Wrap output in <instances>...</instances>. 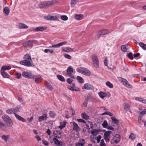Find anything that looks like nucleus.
<instances>
[{
	"label": "nucleus",
	"instance_id": "50",
	"mask_svg": "<svg viewBox=\"0 0 146 146\" xmlns=\"http://www.w3.org/2000/svg\"><path fill=\"white\" fill-rule=\"evenodd\" d=\"M136 137L135 135L133 133H131L129 136V138L132 140L134 139Z\"/></svg>",
	"mask_w": 146,
	"mask_h": 146
},
{
	"label": "nucleus",
	"instance_id": "16",
	"mask_svg": "<svg viewBox=\"0 0 146 146\" xmlns=\"http://www.w3.org/2000/svg\"><path fill=\"white\" fill-rule=\"evenodd\" d=\"M68 88L69 89L72 91H78L80 90L79 88L75 87V84L73 83H72L70 86Z\"/></svg>",
	"mask_w": 146,
	"mask_h": 146
},
{
	"label": "nucleus",
	"instance_id": "23",
	"mask_svg": "<svg viewBox=\"0 0 146 146\" xmlns=\"http://www.w3.org/2000/svg\"><path fill=\"white\" fill-rule=\"evenodd\" d=\"M62 50L67 52H72L73 51V50L70 47H63L62 48Z\"/></svg>",
	"mask_w": 146,
	"mask_h": 146
},
{
	"label": "nucleus",
	"instance_id": "3",
	"mask_svg": "<svg viewBox=\"0 0 146 146\" xmlns=\"http://www.w3.org/2000/svg\"><path fill=\"white\" fill-rule=\"evenodd\" d=\"M2 118L7 126L11 127L13 125V122L10 118L7 115H5L2 117Z\"/></svg>",
	"mask_w": 146,
	"mask_h": 146
},
{
	"label": "nucleus",
	"instance_id": "26",
	"mask_svg": "<svg viewBox=\"0 0 146 146\" xmlns=\"http://www.w3.org/2000/svg\"><path fill=\"white\" fill-rule=\"evenodd\" d=\"M99 96L102 99H103L107 96V94L105 92L101 91L98 93Z\"/></svg>",
	"mask_w": 146,
	"mask_h": 146
},
{
	"label": "nucleus",
	"instance_id": "15",
	"mask_svg": "<svg viewBox=\"0 0 146 146\" xmlns=\"http://www.w3.org/2000/svg\"><path fill=\"white\" fill-rule=\"evenodd\" d=\"M67 43V42L66 41H65L53 45L52 46V47L55 48H59L60 46L65 45Z\"/></svg>",
	"mask_w": 146,
	"mask_h": 146
},
{
	"label": "nucleus",
	"instance_id": "17",
	"mask_svg": "<svg viewBox=\"0 0 146 146\" xmlns=\"http://www.w3.org/2000/svg\"><path fill=\"white\" fill-rule=\"evenodd\" d=\"M53 134L56 137L60 138L62 137L61 133L57 130H54L53 132Z\"/></svg>",
	"mask_w": 146,
	"mask_h": 146
},
{
	"label": "nucleus",
	"instance_id": "46",
	"mask_svg": "<svg viewBox=\"0 0 146 146\" xmlns=\"http://www.w3.org/2000/svg\"><path fill=\"white\" fill-rule=\"evenodd\" d=\"M49 113L50 117L53 118H54L56 115L55 113L53 111H50Z\"/></svg>",
	"mask_w": 146,
	"mask_h": 146
},
{
	"label": "nucleus",
	"instance_id": "32",
	"mask_svg": "<svg viewBox=\"0 0 146 146\" xmlns=\"http://www.w3.org/2000/svg\"><path fill=\"white\" fill-rule=\"evenodd\" d=\"M113 122L117 125V124L119 122V120L117 119L114 117L112 116L111 117Z\"/></svg>",
	"mask_w": 146,
	"mask_h": 146
},
{
	"label": "nucleus",
	"instance_id": "27",
	"mask_svg": "<svg viewBox=\"0 0 146 146\" xmlns=\"http://www.w3.org/2000/svg\"><path fill=\"white\" fill-rule=\"evenodd\" d=\"M86 123V125L88 129H90V128L92 129L93 127V124L90 122H88Z\"/></svg>",
	"mask_w": 146,
	"mask_h": 146
},
{
	"label": "nucleus",
	"instance_id": "42",
	"mask_svg": "<svg viewBox=\"0 0 146 146\" xmlns=\"http://www.w3.org/2000/svg\"><path fill=\"white\" fill-rule=\"evenodd\" d=\"M123 106L124 110L125 111H127L129 108V106L126 104H124Z\"/></svg>",
	"mask_w": 146,
	"mask_h": 146
},
{
	"label": "nucleus",
	"instance_id": "5",
	"mask_svg": "<svg viewBox=\"0 0 146 146\" xmlns=\"http://www.w3.org/2000/svg\"><path fill=\"white\" fill-rule=\"evenodd\" d=\"M119 81L125 86L128 88H132V86L129 84L128 82L125 79L120 77L118 78Z\"/></svg>",
	"mask_w": 146,
	"mask_h": 146
},
{
	"label": "nucleus",
	"instance_id": "33",
	"mask_svg": "<svg viewBox=\"0 0 146 146\" xmlns=\"http://www.w3.org/2000/svg\"><path fill=\"white\" fill-rule=\"evenodd\" d=\"M53 141L54 144L57 146H58L60 141L58 140L56 137H54L53 138Z\"/></svg>",
	"mask_w": 146,
	"mask_h": 146
},
{
	"label": "nucleus",
	"instance_id": "21",
	"mask_svg": "<svg viewBox=\"0 0 146 146\" xmlns=\"http://www.w3.org/2000/svg\"><path fill=\"white\" fill-rule=\"evenodd\" d=\"M83 16L81 14H76L75 15L74 18L78 20H81L83 19Z\"/></svg>",
	"mask_w": 146,
	"mask_h": 146
},
{
	"label": "nucleus",
	"instance_id": "6",
	"mask_svg": "<svg viewBox=\"0 0 146 146\" xmlns=\"http://www.w3.org/2000/svg\"><path fill=\"white\" fill-rule=\"evenodd\" d=\"M120 136L118 134H116L113 138L112 139L111 142V144H116L118 143L120 140Z\"/></svg>",
	"mask_w": 146,
	"mask_h": 146
},
{
	"label": "nucleus",
	"instance_id": "41",
	"mask_svg": "<svg viewBox=\"0 0 146 146\" xmlns=\"http://www.w3.org/2000/svg\"><path fill=\"white\" fill-rule=\"evenodd\" d=\"M106 84L107 86L110 88H112L113 87V84H112L109 81L106 82Z\"/></svg>",
	"mask_w": 146,
	"mask_h": 146
},
{
	"label": "nucleus",
	"instance_id": "43",
	"mask_svg": "<svg viewBox=\"0 0 146 146\" xmlns=\"http://www.w3.org/2000/svg\"><path fill=\"white\" fill-rule=\"evenodd\" d=\"M77 143H79L81 146H83L85 143V141L83 139H80L79 142Z\"/></svg>",
	"mask_w": 146,
	"mask_h": 146
},
{
	"label": "nucleus",
	"instance_id": "62",
	"mask_svg": "<svg viewBox=\"0 0 146 146\" xmlns=\"http://www.w3.org/2000/svg\"><path fill=\"white\" fill-rule=\"evenodd\" d=\"M42 143L45 145L48 146V142L46 141L45 140H42Z\"/></svg>",
	"mask_w": 146,
	"mask_h": 146
},
{
	"label": "nucleus",
	"instance_id": "20",
	"mask_svg": "<svg viewBox=\"0 0 146 146\" xmlns=\"http://www.w3.org/2000/svg\"><path fill=\"white\" fill-rule=\"evenodd\" d=\"M47 28L44 27H36L34 29V30L35 31H38L44 30L46 29Z\"/></svg>",
	"mask_w": 146,
	"mask_h": 146
},
{
	"label": "nucleus",
	"instance_id": "45",
	"mask_svg": "<svg viewBox=\"0 0 146 146\" xmlns=\"http://www.w3.org/2000/svg\"><path fill=\"white\" fill-rule=\"evenodd\" d=\"M121 50L123 52H126L128 49L125 45H122L121 46Z\"/></svg>",
	"mask_w": 146,
	"mask_h": 146
},
{
	"label": "nucleus",
	"instance_id": "18",
	"mask_svg": "<svg viewBox=\"0 0 146 146\" xmlns=\"http://www.w3.org/2000/svg\"><path fill=\"white\" fill-rule=\"evenodd\" d=\"M84 87V89L87 90H92L93 88L92 85L88 83L85 84Z\"/></svg>",
	"mask_w": 146,
	"mask_h": 146
},
{
	"label": "nucleus",
	"instance_id": "56",
	"mask_svg": "<svg viewBox=\"0 0 146 146\" xmlns=\"http://www.w3.org/2000/svg\"><path fill=\"white\" fill-rule=\"evenodd\" d=\"M73 81V79L70 78H68L67 79V82L69 84H71Z\"/></svg>",
	"mask_w": 146,
	"mask_h": 146
},
{
	"label": "nucleus",
	"instance_id": "34",
	"mask_svg": "<svg viewBox=\"0 0 146 146\" xmlns=\"http://www.w3.org/2000/svg\"><path fill=\"white\" fill-rule=\"evenodd\" d=\"M11 68V66L9 65H5L2 67L1 70L5 71L7 70L10 69Z\"/></svg>",
	"mask_w": 146,
	"mask_h": 146
},
{
	"label": "nucleus",
	"instance_id": "51",
	"mask_svg": "<svg viewBox=\"0 0 146 146\" xmlns=\"http://www.w3.org/2000/svg\"><path fill=\"white\" fill-rule=\"evenodd\" d=\"M48 52H49L51 53V54H52L54 52V50H52V49H45L44 50V52H45V53H47Z\"/></svg>",
	"mask_w": 146,
	"mask_h": 146
},
{
	"label": "nucleus",
	"instance_id": "7",
	"mask_svg": "<svg viewBox=\"0 0 146 146\" xmlns=\"http://www.w3.org/2000/svg\"><path fill=\"white\" fill-rule=\"evenodd\" d=\"M112 132L111 131H108L104 133V138L107 142H108L111 138Z\"/></svg>",
	"mask_w": 146,
	"mask_h": 146
},
{
	"label": "nucleus",
	"instance_id": "24",
	"mask_svg": "<svg viewBox=\"0 0 146 146\" xmlns=\"http://www.w3.org/2000/svg\"><path fill=\"white\" fill-rule=\"evenodd\" d=\"M10 10L7 7H5L3 10V13L6 16H8L9 14Z\"/></svg>",
	"mask_w": 146,
	"mask_h": 146
},
{
	"label": "nucleus",
	"instance_id": "61",
	"mask_svg": "<svg viewBox=\"0 0 146 146\" xmlns=\"http://www.w3.org/2000/svg\"><path fill=\"white\" fill-rule=\"evenodd\" d=\"M58 146H66V145L64 142L60 141Z\"/></svg>",
	"mask_w": 146,
	"mask_h": 146
},
{
	"label": "nucleus",
	"instance_id": "25",
	"mask_svg": "<svg viewBox=\"0 0 146 146\" xmlns=\"http://www.w3.org/2000/svg\"><path fill=\"white\" fill-rule=\"evenodd\" d=\"M67 72L68 74H72L73 72V68L71 66H69L67 68Z\"/></svg>",
	"mask_w": 146,
	"mask_h": 146
},
{
	"label": "nucleus",
	"instance_id": "58",
	"mask_svg": "<svg viewBox=\"0 0 146 146\" xmlns=\"http://www.w3.org/2000/svg\"><path fill=\"white\" fill-rule=\"evenodd\" d=\"M46 86L47 87L49 88L50 90H52L53 89V87L49 83H48L47 84Z\"/></svg>",
	"mask_w": 146,
	"mask_h": 146
},
{
	"label": "nucleus",
	"instance_id": "47",
	"mask_svg": "<svg viewBox=\"0 0 146 146\" xmlns=\"http://www.w3.org/2000/svg\"><path fill=\"white\" fill-rule=\"evenodd\" d=\"M13 109H9L6 111V112L8 114H11L14 113V111Z\"/></svg>",
	"mask_w": 146,
	"mask_h": 146
},
{
	"label": "nucleus",
	"instance_id": "63",
	"mask_svg": "<svg viewBox=\"0 0 146 146\" xmlns=\"http://www.w3.org/2000/svg\"><path fill=\"white\" fill-rule=\"evenodd\" d=\"M104 64H105V65L107 66L108 65V60L106 58H105L104 59Z\"/></svg>",
	"mask_w": 146,
	"mask_h": 146
},
{
	"label": "nucleus",
	"instance_id": "4",
	"mask_svg": "<svg viewBox=\"0 0 146 146\" xmlns=\"http://www.w3.org/2000/svg\"><path fill=\"white\" fill-rule=\"evenodd\" d=\"M92 59L94 67L98 68L99 66V61L97 56L95 54H93L92 56Z\"/></svg>",
	"mask_w": 146,
	"mask_h": 146
},
{
	"label": "nucleus",
	"instance_id": "9",
	"mask_svg": "<svg viewBox=\"0 0 146 146\" xmlns=\"http://www.w3.org/2000/svg\"><path fill=\"white\" fill-rule=\"evenodd\" d=\"M55 1H44L42 2L41 5V7H45L48 5H51L55 2Z\"/></svg>",
	"mask_w": 146,
	"mask_h": 146
},
{
	"label": "nucleus",
	"instance_id": "38",
	"mask_svg": "<svg viewBox=\"0 0 146 146\" xmlns=\"http://www.w3.org/2000/svg\"><path fill=\"white\" fill-rule=\"evenodd\" d=\"M77 79L78 82L80 83H82L84 82V79L81 77L78 76L77 77Z\"/></svg>",
	"mask_w": 146,
	"mask_h": 146
},
{
	"label": "nucleus",
	"instance_id": "48",
	"mask_svg": "<svg viewBox=\"0 0 146 146\" xmlns=\"http://www.w3.org/2000/svg\"><path fill=\"white\" fill-rule=\"evenodd\" d=\"M146 113V109H144L142 111H141L139 114V116H141L142 117H143V116L145 115Z\"/></svg>",
	"mask_w": 146,
	"mask_h": 146
},
{
	"label": "nucleus",
	"instance_id": "54",
	"mask_svg": "<svg viewBox=\"0 0 146 146\" xmlns=\"http://www.w3.org/2000/svg\"><path fill=\"white\" fill-rule=\"evenodd\" d=\"M101 138L102 137L100 135H99L95 138L96 139L98 143L100 141Z\"/></svg>",
	"mask_w": 146,
	"mask_h": 146
},
{
	"label": "nucleus",
	"instance_id": "19",
	"mask_svg": "<svg viewBox=\"0 0 146 146\" xmlns=\"http://www.w3.org/2000/svg\"><path fill=\"white\" fill-rule=\"evenodd\" d=\"M135 100L142 103L146 104V100L142 98L137 97L135 98Z\"/></svg>",
	"mask_w": 146,
	"mask_h": 146
},
{
	"label": "nucleus",
	"instance_id": "2",
	"mask_svg": "<svg viewBox=\"0 0 146 146\" xmlns=\"http://www.w3.org/2000/svg\"><path fill=\"white\" fill-rule=\"evenodd\" d=\"M77 71L86 76H90L91 73L90 70L86 68L80 67L77 68Z\"/></svg>",
	"mask_w": 146,
	"mask_h": 146
},
{
	"label": "nucleus",
	"instance_id": "52",
	"mask_svg": "<svg viewBox=\"0 0 146 146\" xmlns=\"http://www.w3.org/2000/svg\"><path fill=\"white\" fill-rule=\"evenodd\" d=\"M61 19L63 21H66L68 19V17L66 15H62L61 17Z\"/></svg>",
	"mask_w": 146,
	"mask_h": 146
},
{
	"label": "nucleus",
	"instance_id": "39",
	"mask_svg": "<svg viewBox=\"0 0 146 146\" xmlns=\"http://www.w3.org/2000/svg\"><path fill=\"white\" fill-rule=\"evenodd\" d=\"M91 133L94 135H97L98 133V130L94 129L91 131Z\"/></svg>",
	"mask_w": 146,
	"mask_h": 146
},
{
	"label": "nucleus",
	"instance_id": "10",
	"mask_svg": "<svg viewBox=\"0 0 146 146\" xmlns=\"http://www.w3.org/2000/svg\"><path fill=\"white\" fill-rule=\"evenodd\" d=\"M34 41V40H30L23 42V44L25 47H32Z\"/></svg>",
	"mask_w": 146,
	"mask_h": 146
},
{
	"label": "nucleus",
	"instance_id": "49",
	"mask_svg": "<svg viewBox=\"0 0 146 146\" xmlns=\"http://www.w3.org/2000/svg\"><path fill=\"white\" fill-rule=\"evenodd\" d=\"M104 128H107L108 126V123L106 120H104L102 124Z\"/></svg>",
	"mask_w": 146,
	"mask_h": 146
},
{
	"label": "nucleus",
	"instance_id": "8",
	"mask_svg": "<svg viewBox=\"0 0 146 146\" xmlns=\"http://www.w3.org/2000/svg\"><path fill=\"white\" fill-rule=\"evenodd\" d=\"M32 60L30 61V60H23L20 61V63L21 64L24 65L26 66L29 67L32 66Z\"/></svg>",
	"mask_w": 146,
	"mask_h": 146
},
{
	"label": "nucleus",
	"instance_id": "40",
	"mask_svg": "<svg viewBox=\"0 0 146 146\" xmlns=\"http://www.w3.org/2000/svg\"><path fill=\"white\" fill-rule=\"evenodd\" d=\"M88 97H87L85 99L83 104L82 105V107H86L87 106V104H88Z\"/></svg>",
	"mask_w": 146,
	"mask_h": 146
},
{
	"label": "nucleus",
	"instance_id": "1",
	"mask_svg": "<svg viewBox=\"0 0 146 146\" xmlns=\"http://www.w3.org/2000/svg\"><path fill=\"white\" fill-rule=\"evenodd\" d=\"M23 77L28 79H32L33 80L37 83L41 81L42 78L39 75H35L31 72L26 71H24L22 73Z\"/></svg>",
	"mask_w": 146,
	"mask_h": 146
},
{
	"label": "nucleus",
	"instance_id": "14",
	"mask_svg": "<svg viewBox=\"0 0 146 146\" xmlns=\"http://www.w3.org/2000/svg\"><path fill=\"white\" fill-rule=\"evenodd\" d=\"M47 119V114L46 113H44L39 117L38 120L39 122H40L43 121H46Z\"/></svg>",
	"mask_w": 146,
	"mask_h": 146
},
{
	"label": "nucleus",
	"instance_id": "13",
	"mask_svg": "<svg viewBox=\"0 0 146 146\" xmlns=\"http://www.w3.org/2000/svg\"><path fill=\"white\" fill-rule=\"evenodd\" d=\"M44 18L47 20L49 21H57L58 18L57 17L54 16H45Z\"/></svg>",
	"mask_w": 146,
	"mask_h": 146
},
{
	"label": "nucleus",
	"instance_id": "30",
	"mask_svg": "<svg viewBox=\"0 0 146 146\" xmlns=\"http://www.w3.org/2000/svg\"><path fill=\"white\" fill-rule=\"evenodd\" d=\"M81 116L82 118L86 120H87L89 118V116L85 112H84L82 113Z\"/></svg>",
	"mask_w": 146,
	"mask_h": 146
},
{
	"label": "nucleus",
	"instance_id": "59",
	"mask_svg": "<svg viewBox=\"0 0 146 146\" xmlns=\"http://www.w3.org/2000/svg\"><path fill=\"white\" fill-rule=\"evenodd\" d=\"M15 75L17 76L16 78L17 79H19L21 78V74H19L18 72H17L16 73Z\"/></svg>",
	"mask_w": 146,
	"mask_h": 146
},
{
	"label": "nucleus",
	"instance_id": "37",
	"mask_svg": "<svg viewBox=\"0 0 146 146\" xmlns=\"http://www.w3.org/2000/svg\"><path fill=\"white\" fill-rule=\"evenodd\" d=\"M58 78L60 81L62 82H64L65 81L64 77L60 75H58L57 76Z\"/></svg>",
	"mask_w": 146,
	"mask_h": 146
},
{
	"label": "nucleus",
	"instance_id": "28",
	"mask_svg": "<svg viewBox=\"0 0 146 146\" xmlns=\"http://www.w3.org/2000/svg\"><path fill=\"white\" fill-rule=\"evenodd\" d=\"M60 125L58 127L61 129H62L66 125V122L65 121H63L62 122H60Z\"/></svg>",
	"mask_w": 146,
	"mask_h": 146
},
{
	"label": "nucleus",
	"instance_id": "53",
	"mask_svg": "<svg viewBox=\"0 0 146 146\" xmlns=\"http://www.w3.org/2000/svg\"><path fill=\"white\" fill-rule=\"evenodd\" d=\"M20 108L19 107H17L13 109V110L14 111V113H16V112H18L19 111Z\"/></svg>",
	"mask_w": 146,
	"mask_h": 146
},
{
	"label": "nucleus",
	"instance_id": "44",
	"mask_svg": "<svg viewBox=\"0 0 146 146\" xmlns=\"http://www.w3.org/2000/svg\"><path fill=\"white\" fill-rule=\"evenodd\" d=\"M9 135H3L2 136V138L5 141H7L9 138Z\"/></svg>",
	"mask_w": 146,
	"mask_h": 146
},
{
	"label": "nucleus",
	"instance_id": "57",
	"mask_svg": "<svg viewBox=\"0 0 146 146\" xmlns=\"http://www.w3.org/2000/svg\"><path fill=\"white\" fill-rule=\"evenodd\" d=\"M100 145L101 146H106V144L104 143V139H102L100 143Z\"/></svg>",
	"mask_w": 146,
	"mask_h": 146
},
{
	"label": "nucleus",
	"instance_id": "60",
	"mask_svg": "<svg viewBox=\"0 0 146 146\" xmlns=\"http://www.w3.org/2000/svg\"><path fill=\"white\" fill-rule=\"evenodd\" d=\"M18 119L23 122H25L26 121L25 119L21 116H20Z\"/></svg>",
	"mask_w": 146,
	"mask_h": 146
},
{
	"label": "nucleus",
	"instance_id": "64",
	"mask_svg": "<svg viewBox=\"0 0 146 146\" xmlns=\"http://www.w3.org/2000/svg\"><path fill=\"white\" fill-rule=\"evenodd\" d=\"M77 121L80 123H86V121L82 119H77Z\"/></svg>",
	"mask_w": 146,
	"mask_h": 146
},
{
	"label": "nucleus",
	"instance_id": "55",
	"mask_svg": "<svg viewBox=\"0 0 146 146\" xmlns=\"http://www.w3.org/2000/svg\"><path fill=\"white\" fill-rule=\"evenodd\" d=\"M64 57L66 58L69 59H71V56L68 54H64Z\"/></svg>",
	"mask_w": 146,
	"mask_h": 146
},
{
	"label": "nucleus",
	"instance_id": "35",
	"mask_svg": "<svg viewBox=\"0 0 146 146\" xmlns=\"http://www.w3.org/2000/svg\"><path fill=\"white\" fill-rule=\"evenodd\" d=\"M24 59L25 60H29L32 61V59L31 56L29 54H26L24 55Z\"/></svg>",
	"mask_w": 146,
	"mask_h": 146
},
{
	"label": "nucleus",
	"instance_id": "29",
	"mask_svg": "<svg viewBox=\"0 0 146 146\" xmlns=\"http://www.w3.org/2000/svg\"><path fill=\"white\" fill-rule=\"evenodd\" d=\"M78 1L79 0H71L70 3L71 7H74Z\"/></svg>",
	"mask_w": 146,
	"mask_h": 146
},
{
	"label": "nucleus",
	"instance_id": "12",
	"mask_svg": "<svg viewBox=\"0 0 146 146\" xmlns=\"http://www.w3.org/2000/svg\"><path fill=\"white\" fill-rule=\"evenodd\" d=\"M110 32L106 29H103L101 31H99L98 33V35L99 36L102 35H106L109 33Z\"/></svg>",
	"mask_w": 146,
	"mask_h": 146
},
{
	"label": "nucleus",
	"instance_id": "31",
	"mask_svg": "<svg viewBox=\"0 0 146 146\" xmlns=\"http://www.w3.org/2000/svg\"><path fill=\"white\" fill-rule=\"evenodd\" d=\"M1 74L5 78H9V75L5 72L4 70H1Z\"/></svg>",
	"mask_w": 146,
	"mask_h": 146
},
{
	"label": "nucleus",
	"instance_id": "36",
	"mask_svg": "<svg viewBox=\"0 0 146 146\" xmlns=\"http://www.w3.org/2000/svg\"><path fill=\"white\" fill-rule=\"evenodd\" d=\"M139 44L143 50H146V44L142 42H140L139 43Z\"/></svg>",
	"mask_w": 146,
	"mask_h": 146
},
{
	"label": "nucleus",
	"instance_id": "22",
	"mask_svg": "<svg viewBox=\"0 0 146 146\" xmlns=\"http://www.w3.org/2000/svg\"><path fill=\"white\" fill-rule=\"evenodd\" d=\"M17 26L20 29H25L28 28V26L27 25L23 23H19Z\"/></svg>",
	"mask_w": 146,
	"mask_h": 146
},
{
	"label": "nucleus",
	"instance_id": "11",
	"mask_svg": "<svg viewBox=\"0 0 146 146\" xmlns=\"http://www.w3.org/2000/svg\"><path fill=\"white\" fill-rule=\"evenodd\" d=\"M72 124V127L73 130L77 132H78L80 130V128L78 126V124L75 122H73Z\"/></svg>",
	"mask_w": 146,
	"mask_h": 146
}]
</instances>
